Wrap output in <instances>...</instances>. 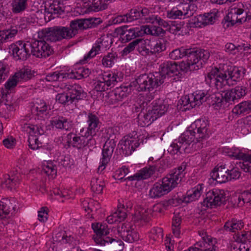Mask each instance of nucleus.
I'll list each match as a JSON object with an SVG mask.
<instances>
[{
	"mask_svg": "<svg viewBox=\"0 0 251 251\" xmlns=\"http://www.w3.org/2000/svg\"><path fill=\"white\" fill-rule=\"evenodd\" d=\"M245 69L227 64H220L215 67L205 77L207 83H213L217 89L223 88L226 84L230 85V81L236 82L245 74Z\"/></svg>",
	"mask_w": 251,
	"mask_h": 251,
	"instance_id": "nucleus-1",
	"label": "nucleus"
},
{
	"mask_svg": "<svg viewBox=\"0 0 251 251\" xmlns=\"http://www.w3.org/2000/svg\"><path fill=\"white\" fill-rule=\"evenodd\" d=\"M186 61H182L180 64V69L184 72L198 70L202 67L210 56L208 50L196 48H186Z\"/></svg>",
	"mask_w": 251,
	"mask_h": 251,
	"instance_id": "nucleus-2",
	"label": "nucleus"
},
{
	"mask_svg": "<svg viewBox=\"0 0 251 251\" xmlns=\"http://www.w3.org/2000/svg\"><path fill=\"white\" fill-rule=\"evenodd\" d=\"M184 132H188V139L192 144V147L195 150L203 147L202 140L209 136V122L205 119L196 120Z\"/></svg>",
	"mask_w": 251,
	"mask_h": 251,
	"instance_id": "nucleus-3",
	"label": "nucleus"
},
{
	"mask_svg": "<svg viewBox=\"0 0 251 251\" xmlns=\"http://www.w3.org/2000/svg\"><path fill=\"white\" fill-rule=\"evenodd\" d=\"M164 82L159 73L144 74L140 75L135 80L130 83L129 87L138 92L151 91Z\"/></svg>",
	"mask_w": 251,
	"mask_h": 251,
	"instance_id": "nucleus-4",
	"label": "nucleus"
},
{
	"mask_svg": "<svg viewBox=\"0 0 251 251\" xmlns=\"http://www.w3.org/2000/svg\"><path fill=\"white\" fill-rule=\"evenodd\" d=\"M105 138H107V140L103 147L102 157L100 159V165L98 168L99 171L101 170V171L105 169L109 162L118 142V139L116 138V135L114 134L112 128H109L107 130Z\"/></svg>",
	"mask_w": 251,
	"mask_h": 251,
	"instance_id": "nucleus-5",
	"label": "nucleus"
},
{
	"mask_svg": "<svg viewBox=\"0 0 251 251\" xmlns=\"http://www.w3.org/2000/svg\"><path fill=\"white\" fill-rule=\"evenodd\" d=\"M67 93L58 94L55 100L59 103L64 105H69L75 100H82L86 98V94L84 93L81 87L77 84L70 85L68 88Z\"/></svg>",
	"mask_w": 251,
	"mask_h": 251,
	"instance_id": "nucleus-6",
	"label": "nucleus"
},
{
	"mask_svg": "<svg viewBox=\"0 0 251 251\" xmlns=\"http://www.w3.org/2000/svg\"><path fill=\"white\" fill-rule=\"evenodd\" d=\"M66 144L65 147L68 149L70 147L80 150L86 146L92 147L96 144L95 139L88 134L85 133L84 135L78 136V135L71 132L66 136Z\"/></svg>",
	"mask_w": 251,
	"mask_h": 251,
	"instance_id": "nucleus-7",
	"label": "nucleus"
},
{
	"mask_svg": "<svg viewBox=\"0 0 251 251\" xmlns=\"http://www.w3.org/2000/svg\"><path fill=\"white\" fill-rule=\"evenodd\" d=\"M39 39L29 42L30 52L36 57L46 58L52 54L53 49L46 40Z\"/></svg>",
	"mask_w": 251,
	"mask_h": 251,
	"instance_id": "nucleus-8",
	"label": "nucleus"
},
{
	"mask_svg": "<svg viewBox=\"0 0 251 251\" xmlns=\"http://www.w3.org/2000/svg\"><path fill=\"white\" fill-rule=\"evenodd\" d=\"M186 166V163L183 162L180 166L172 170L166 176L163 178L164 182L169 185L171 190L176 187L184 177Z\"/></svg>",
	"mask_w": 251,
	"mask_h": 251,
	"instance_id": "nucleus-9",
	"label": "nucleus"
},
{
	"mask_svg": "<svg viewBox=\"0 0 251 251\" xmlns=\"http://www.w3.org/2000/svg\"><path fill=\"white\" fill-rule=\"evenodd\" d=\"M9 52L16 59L25 60L31 55L29 42L18 41L11 44L9 47Z\"/></svg>",
	"mask_w": 251,
	"mask_h": 251,
	"instance_id": "nucleus-10",
	"label": "nucleus"
},
{
	"mask_svg": "<svg viewBox=\"0 0 251 251\" xmlns=\"http://www.w3.org/2000/svg\"><path fill=\"white\" fill-rule=\"evenodd\" d=\"M117 230L121 238L127 242L133 243L139 239L138 233L129 223L121 224L118 226Z\"/></svg>",
	"mask_w": 251,
	"mask_h": 251,
	"instance_id": "nucleus-11",
	"label": "nucleus"
},
{
	"mask_svg": "<svg viewBox=\"0 0 251 251\" xmlns=\"http://www.w3.org/2000/svg\"><path fill=\"white\" fill-rule=\"evenodd\" d=\"M92 228L95 235L93 239L97 244L105 246L107 242V237L106 236L109 233V229L106 223H93Z\"/></svg>",
	"mask_w": 251,
	"mask_h": 251,
	"instance_id": "nucleus-12",
	"label": "nucleus"
},
{
	"mask_svg": "<svg viewBox=\"0 0 251 251\" xmlns=\"http://www.w3.org/2000/svg\"><path fill=\"white\" fill-rule=\"evenodd\" d=\"M188 132H184L180 137L178 141L175 143H173L168 148V152L172 154H175L178 152L182 153L184 152H189L188 148L192 144L188 139Z\"/></svg>",
	"mask_w": 251,
	"mask_h": 251,
	"instance_id": "nucleus-13",
	"label": "nucleus"
},
{
	"mask_svg": "<svg viewBox=\"0 0 251 251\" xmlns=\"http://www.w3.org/2000/svg\"><path fill=\"white\" fill-rule=\"evenodd\" d=\"M143 137L136 139L132 137H124L120 141L118 146L121 150V153L125 156L130 155L136 148L138 147L141 143L143 142Z\"/></svg>",
	"mask_w": 251,
	"mask_h": 251,
	"instance_id": "nucleus-14",
	"label": "nucleus"
},
{
	"mask_svg": "<svg viewBox=\"0 0 251 251\" xmlns=\"http://www.w3.org/2000/svg\"><path fill=\"white\" fill-rule=\"evenodd\" d=\"M225 197L219 190L209 191L206 194L202 204L207 208H213L220 205L225 201Z\"/></svg>",
	"mask_w": 251,
	"mask_h": 251,
	"instance_id": "nucleus-15",
	"label": "nucleus"
},
{
	"mask_svg": "<svg viewBox=\"0 0 251 251\" xmlns=\"http://www.w3.org/2000/svg\"><path fill=\"white\" fill-rule=\"evenodd\" d=\"M247 91L246 87L243 86H237L234 88L228 89L224 92L223 98L226 102L232 104L244 97L247 94Z\"/></svg>",
	"mask_w": 251,
	"mask_h": 251,
	"instance_id": "nucleus-16",
	"label": "nucleus"
},
{
	"mask_svg": "<svg viewBox=\"0 0 251 251\" xmlns=\"http://www.w3.org/2000/svg\"><path fill=\"white\" fill-rule=\"evenodd\" d=\"M228 156L236 159H242L243 162H240L239 166L245 172L251 174V155H247L242 152L238 149H234L228 152Z\"/></svg>",
	"mask_w": 251,
	"mask_h": 251,
	"instance_id": "nucleus-17",
	"label": "nucleus"
},
{
	"mask_svg": "<svg viewBox=\"0 0 251 251\" xmlns=\"http://www.w3.org/2000/svg\"><path fill=\"white\" fill-rule=\"evenodd\" d=\"M131 89L129 86H121L119 87H116L114 90L108 93L107 102L109 104H115L127 97Z\"/></svg>",
	"mask_w": 251,
	"mask_h": 251,
	"instance_id": "nucleus-18",
	"label": "nucleus"
},
{
	"mask_svg": "<svg viewBox=\"0 0 251 251\" xmlns=\"http://www.w3.org/2000/svg\"><path fill=\"white\" fill-rule=\"evenodd\" d=\"M178 67L177 64L174 62L167 61L160 65V70L159 75L161 78L164 79L166 75L170 77L174 76V75L177 76L180 74L178 71Z\"/></svg>",
	"mask_w": 251,
	"mask_h": 251,
	"instance_id": "nucleus-19",
	"label": "nucleus"
},
{
	"mask_svg": "<svg viewBox=\"0 0 251 251\" xmlns=\"http://www.w3.org/2000/svg\"><path fill=\"white\" fill-rule=\"evenodd\" d=\"M111 43L112 42L108 37H101L99 39V41L92 47L87 56L85 57V58H91L95 56L99 53L101 49L106 50V49L109 48Z\"/></svg>",
	"mask_w": 251,
	"mask_h": 251,
	"instance_id": "nucleus-20",
	"label": "nucleus"
},
{
	"mask_svg": "<svg viewBox=\"0 0 251 251\" xmlns=\"http://www.w3.org/2000/svg\"><path fill=\"white\" fill-rule=\"evenodd\" d=\"M171 191L169 185L162 179L161 182H156L153 184L150 190L149 196L152 199L158 198L168 194Z\"/></svg>",
	"mask_w": 251,
	"mask_h": 251,
	"instance_id": "nucleus-21",
	"label": "nucleus"
},
{
	"mask_svg": "<svg viewBox=\"0 0 251 251\" xmlns=\"http://www.w3.org/2000/svg\"><path fill=\"white\" fill-rule=\"evenodd\" d=\"M151 104L152 106L148 109L155 120L162 116L167 111L168 105L165 103L163 100L157 99L153 101Z\"/></svg>",
	"mask_w": 251,
	"mask_h": 251,
	"instance_id": "nucleus-22",
	"label": "nucleus"
},
{
	"mask_svg": "<svg viewBox=\"0 0 251 251\" xmlns=\"http://www.w3.org/2000/svg\"><path fill=\"white\" fill-rule=\"evenodd\" d=\"M89 21L85 19H76L71 21L69 28L72 37L77 34L79 31L89 28L90 23Z\"/></svg>",
	"mask_w": 251,
	"mask_h": 251,
	"instance_id": "nucleus-23",
	"label": "nucleus"
},
{
	"mask_svg": "<svg viewBox=\"0 0 251 251\" xmlns=\"http://www.w3.org/2000/svg\"><path fill=\"white\" fill-rule=\"evenodd\" d=\"M141 19L146 20L147 23L154 24L167 27L168 25L167 22L162 19L160 17L155 15H150V11L148 8L144 7L141 9H138Z\"/></svg>",
	"mask_w": 251,
	"mask_h": 251,
	"instance_id": "nucleus-24",
	"label": "nucleus"
},
{
	"mask_svg": "<svg viewBox=\"0 0 251 251\" xmlns=\"http://www.w3.org/2000/svg\"><path fill=\"white\" fill-rule=\"evenodd\" d=\"M217 18L215 12L205 13L203 15H200L197 18L195 17L194 19V25L196 27L205 26L214 23Z\"/></svg>",
	"mask_w": 251,
	"mask_h": 251,
	"instance_id": "nucleus-25",
	"label": "nucleus"
},
{
	"mask_svg": "<svg viewBox=\"0 0 251 251\" xmlns=\"http://www.w3.org/2000/svg\"><path fill=\"white\" fill-rule=\"evenodd\" d=\"M88 127L86 134L93 137L98 131L100 125L98 117L92 113H89L87 117Z\"/></svg>",
	"mask_w": 251,
	"mask_h": 251,
	"instance_id": "nucleus-26",
	"label": "nucleus"
},
{
	"mask_svg": "<svg viewBox=\"0 0 251 251\" xmlns=\"http://www.w3.org/2000/svg\"><path fill=\"white\" fill-rule=\"evenodd\" d=\"M228 169H226L225 165H218L211 173V176L213 180L219 183H225L228 181Z\"/></svg>",
	"mask_w": 251,
	"mask_h": 251,
	"instance_id": "nucleus-27",
	"label": "nucleus"
},
{
	"mask_svg": "<svg viewBox=\"0 0 251 251\" xmlns=\"http://www.w3.org/2000/svg\"><path fill=\"white\" fill-rule=\"evenodd\" d=\"M15 200L3 199L0 201V219L6 218L7 216L11 213V215L16 211V205L14 204Z\"/></svg>",
	"mask_w": 251,
	"mask_h": 251,
	"instance_id": "nucleus-28",
	"label": "nucleus"
},
{
	"mask_svg": "<svg viewBox=\"0 0 251 251\" xmlns=\"http://www.w3.org/2000/svg\"><path fill=\"white\" fill-rule=\"evenodd\" d=\"M156 169V168L155 166L146 167L141 169L133 176L126 178L125 180L128 179L130 181H133L147 179L154 174Z\"/></svg>",
	"mask_w": 251,
	"mask_h": 251,
	"instance_id": "nucleus-29",
	"label": "nucleus"
},
{
	"mask_svg": "<svg viewBox=\"0 0 251 251\" xmlns=\"http://www.w3.org/2000/svg\"><path fill=\"white\" fill-rule=\"evenodd\" d=\"M39 39L46 40L47 41H59L56 26L46 28L38 32Z\"/></svg>",
	"mask_w": 251,
	"mask_h": 251,
	"instance_id": "nucleus-30",
	"label": "nucleus"
},
{
	"mask_svg": "<svg viewBox=\"0 0 251 251\" xmlns=\"http://www.w3.org/2000/svg\"><path fill=\"white\" fill-rule=\"evenodd\" d=\"M51 124L56 128L70 130L73 127V121L63 116H58L52 121Z\"/></svg>",
	"mask_w": 251,
	"mask_h": 251,
	"instance_id": "nucleus-31",
	"label": "nucleus"
},
{
	"mask_svg": "<svg viewBox=\"0 0 251 251\" xmlns=\"http://www.w3.org/2000/svg\"><path fill=\"white\" fill-rule=\"evenodd\" d=\"M191 99V108L195 107L196 105H200L203 102H205L209 98L210 95L207 92L200 91L190 95Z\"/></svg>",
	"mask_w": 251,
	"mask_h": 251,
	"instance_id": "nucleus-32",
	"label": "nucleus"
},
{
	"mask_svg": "<svg viewBox=\"0 0 251 251\" xmlns=\"http://www.w3.org/2000/svg\"><path fill=\"white\" fill-rule=\"evenodd\" d=\"M119 34L123 36V39H125L128 42L131 40L139 37L138 28H130L127 26H122L120 29Z\"/></svg>",
	"mask_w": 251,
	"mask_h": 251,
	"instance_id": "nucleus-33",
	"label": "nucleus"
},
{
	"mask_svg": "<svg viewBox=\"0 0 251 251\" xmlns=\"http://www.w3.org/2000/svg\"><path fill=\"white\" fill-rule=\"evenodd\" d=\"M85 3L88 2L86 6L89 11H99L107 8V3L103 0H84Z\"/></svg>",
	"mask_w": 251,
	"mask_h": 251,
	"instance_id": "nucleus-34",
	"label": "nucleus"
},
{
	"mask_svg": "<svg viewBox=\"0 0 251 251\" xmlns=\"http://www.w3.org/2000/svg\"><path fill=\"white\" fill-rule=\"evenodd\" d=\"M28 142L29 147L31 149L33 150L41 149V153L42 155H45L48 152V150L47 148H42V143L39 141L36 135L32 134L29 135Z\"/></svg>",
	"mask_w": 251,
	"mask_h": 251,
	"instance_id": "nucleus-35",
	"label": "nucleus"
},
{
	"mask_svg": "<svg viewBox=\"0 0 251 251\" xmlns=\"http://www.w3.org/2000/svg\"><path fill=\"white\" fill-rule=\"evenodd\" d=\"M236 115H245L251 112V100L244 101L236 105L232 109Z\"/></svg>",
	"mask_w": 251,
	"mask_h": 251,
	"instance_id": "nucleus-36",
	"label": "nucleus"
},
{
	"mask_svg": "<svg viewBox=\"0 0 251 251\" xmlns=\"http://www.w3.org/2000/svg\"><path fill=\"white\" fill-rule=\"evenodd\" d=\"M102 79L104 81L107 87H113L118 82L121 81V79L118 75L113 73H104Z\"/></svg>",
	"mask_w": 251,
	"mask_h": 251,
	"instance_id": "nucleus-37",
	"label": "nucleus"
},
{
	"mask_svg": "<svg viewBox=\"0 0 251 251\" xmlns=\"http://www.w3.org/2000/svg\"><path fill=\"white\" fill-rule=\"evenodd\" d=\"M155 120L148 109L146 113L141 112L138 116V122L142 126H146L150 125Z\"/></svg>",
	"mask_w": 251,
	"mask_h": 251,
	"instance_id": "nucleus-38",
	"label": "nucleus"
},
{
	"mask_svg": "<svg viewBox=\"0 0 251 251\" xmlns=\"http://www.w3.org/2000/svg\"><path fill=\"white\" fill-rule=\"evenodd\" d=\"M201 186L198 185L187 192V196L185 198L184 201L187 202H189L195 201L201 196Z\"/></svg>",
	"mask_w": 251,
	"mask_h": 251,
	"instance_id": "nucleus-39",
	"label": "nucleus"
},
{
	"mask_svg": "<svg viewBox=\"0 0 251 251\" xmlns=\"http://www.w3.org/2000/svg\"><path fill=\"white\" fill-rule=\"evenodd\" d=\"M151 42L148 39H138L137 50L140 54L143 56L149 55V50L150 46H151Z\"/></svg>",
	"mask_w": 251,
	"mask_h": 251,
	"instance_id": "nucleus-40",
	"label": "nucleus"
},
{
	"mask_svg": "<svg viewBox=\"0 0 251 251\" xmlns=\"http://www.w3.org/2000/svg\"><path fill=\"white\" fill-rule=\"evenodd\" d=\"M27 6V0H13L11 3L12 11L14 14L23 12Z\"/></svg>",
	"mask_w": 251,
	"mask_h": 251,
	"instance_id": "nucleus-41",
	"label": "nucleus"
},
{
	"mask_svg": "<svg viewBox=\"0 0 251 251\" xmlns=\"http://www.w3.org/2000/svg\"><path fill=\"white\" fill-rule=\"evenodd\" d=\"M92 190L97 194L102 192L105 183L103 179L99 177H94L91 181Z\"/></svg>",
	"mask_w": 251,
	"mask_h": 251,
	"instance_id": "nucleus-42",
	"label": "nucleus"
},
{
	"mask_svg": "<svg viewBox=\"0 0 251 251\" xmlns=\"http://www.w3.org/2000/svg\"><path fill=\"white\" fill-rule=\"evenodd\" d=\"M56 162L58 163V167L61 169L63 168H70L74 164L73 160L69 155H60L56 159Z\"/></svg>",
	"mask_w": 251,
	"mask_h": 251,
	"instance_id": "nucleus-43",
	"label": "nucleus"
},
{
	"mask_svg": "<svg viewBox=\"0 0 251 251\" xmlns=\"http://www.w3.org/2000/svg\"><path fill=\"white\" fill-rule=\"evenodd\" d=\"M240 12L242 13L240 8H232L226 16V21L230 23L232 25L238 23V13Z\"/></svg>",
	"mask_w": 251,
	"mask_h": 251,
	"instance_id": "nucleus-44",
	"label": "nucleus"
},
{
	"mask_svg": "<svg viewBox=\"0 0 251 251\" xmlns=\"http://www.w3.org/2000/svg\"><path fill=\"white\" fill-rule=\"evenodd\" d=\"M33 76L31 70L27 68H23L15 74V77H17L19 81H27L31 79Z\"/></svg>",
	"mask_w": 251,
	"mask_h": 251,
	"instance_id": "nucleus-45",
	"label": "nucleus"
},
{
	"mask_svg": "<svg viewBox=\"0 0 251 251\" xmlns=\"http://www.w3.org/2000/svg\"><path fill=\"white\" fill-rule=\"evenodd\" d=\"M181 5L184 16L185 18L192 16L198 9L197 5L194 3Z\"/></svg>",
	"mask_w": 251,
	"mask_h": 251,
	"instance_id": "nucleus-46",
	"label": "nucleus"
},
{
	"mask_svg": "<svg viewBox=\"0 0 251 251\" xmlns=\"http://www.w3.org/2000/svg\"><path fill=\"white\" fill-rule=\"evenodd\" d=\"M106 243L109 244V248L113 251H121L124 248V243L120 240H116L113 238L107 237Z\"/></svg>",
	"mask_w": 251,
	"mask_h": 251,
	"instance_id": "nucleus-47",
	"label": "nucleus"
},
{
	"mask_svg": "<svg viewBox=\"0 0 251 251\" xmlns=\"http://www.w3.org/2000/svg\"><path fill=\"white\" fill-rule=\"evenodd\" d=\"M195 246L199 248L203 247L204 249L210 248V250H213L215 251V249L212 242V239L208 236H204L202 237V241L197 242L195 244Z\"/></svg>",
	"mask_w": 251,
	"mask_h": 251,
	"instance_id": "nucleus-48",
	"label": "nucleus"
},
{
	"mask_svg": "<svg viewBox=\"0 0 251 251\" xmlns=\"http://www.w3.org/2000/svg\"><path fill=\"white\" fill-rule=\"evenodd\" d=\"M238 206H242L245 203L251 202V186L249 190L244 191L238 198Z\"/></svg>",
	"mask_w": 251,
	"mask_h": 251,
	"instance_id": "nucleus-49",
	"label": "nucleus"
},
{
	"mask_svg": "<svg viewBox=\"0 0 251 251\" xmlns=\"http://www.w3.org/2000/svg\"><path fill=\"white\" fill-rule=\"evenodd\" d=\"M37 114H42L50 109V106L43 100H38L34 105Z\"/></svg>",
	"mask_w": 251,
	"mask_h": 251,
	"instance_id": "nucleus-50",
	"label": "nucleus"
},
{
	"mask_svg": "<svg viewBox=\"0 0 251 251\" xmlns=\"http://www.w3.org/2000/svg\"><path fill=\"white\" fill-rule=\"evenodd\" d=\"M56 27L59 41H61L64 39H70L72 38L70 33L69 27L61 26H56Z\"/></svg>",
	"mask_w": 251,
	"mask_h": 251,
	"instance_id": "nucleus-51",
	"label": "nucleus"
},
{
	"mask_svg": "<svg viewBox=\"0 0 251 251\" xmlns=\"http://www.w3.org/2000/svg\"><path fill=\"white\" fill-rule=\"evenodd\" d=\"M16 32V31L12 30L9 31L8 29L0 31V46L3 43L6 42L13 38V35Z\"/></svg>",
	"mask_w": 251,
	"mask_h": 251,
	"instance_id": "nucleus-52",
	"label": "nucleus"
},
{
	"mask_svg": "<svg viewBox=\"0 0 251 251\" xmlns=\"http://www.w3.org/2000/svg\"><path fill=\"white\" fill-rule=\"evenodd\" d=\"M186 48L181 47L173 50L169 54V57L173 60H178L186 56Z\"/></svg>",
	"mask_w": 251,
	"mask_h": 251,
	"instance_id": "nucleus-53",
	"label": "nucleus"
},
{
	"mask_svg": "<svg viewBox=\"0 0 251 251\" xmlns=\"http://www.w3.org/2000/svg\"><path fill=\"white\" fill-rule=\"evenodd\" d=\"M18 182L19 179L17 177L11 178L9 175H6L5 176V180L2 181L1 185L3 187L11 189L15 187Z\"/></svg>",
	"mask_w": 251,
	"mask_h": 251,
	"instance_id": "nucleus-54",
	"label": "nucleus"
},
{
	"mask_svg": "<svg viewBox=\"0 0 251 251\" xmlns=\"http://www.w3.org/2000/svg\"><path fill=\"white\" fill-rule=\"evenodd\" d=\"M117 58V55L115 53H109L104 56L102 60V65L106 67H110L114 64L115 60Z\"/></svg>",
	"mask_w": 251,
	"mask_h": 251,
	"instance_id": "nucleus-55",
	"label": "nucleus"
},
{
	"mask_svg": "<svg viewBox=\"0 0 251 251\" xmlns=\"http://www.w3.org/2000/svg\"><path fill=\"white\" fill-rule=\"evenodd\" d=\"M65 75V73L56 71L47 75L46 79L47 81L50 82L58 80L62 81L63 78H66L65 75Z\"/></svg>",
	"mask_w": 251,
	"mask_h": 251,
	"instance_id": "nucleus-56",
	"label": "nucleus"
},
{
	"mask_svg": "<svg viewBox=\"0 0 251 251\" xmlns=\"http://www.w3.org/2000/svg\"><path fill=\"white\" fill-rule=\"evenodd\" d=\"M57 167L53 165L52 162H47V165L45 166L42 171L48 176L56 175Z\"/></svg>",
	"mask_w": 251,
	"mask_h": 251,
	"instance_id": "nucleus-57",
	"label": "nucleus"
},
{
	"mask_svg": "<svg viewBox=\"0 0 251 251\" xmlns=\"http://www.w3.org/2000/svg\"><path fill=\"white\" fill-rule=\"evenodd\" d=\"M168 17L173 19H181L184 16L182 7L178 9L177 8H173L170 11L168 12Z\"/></svg>",
	"mask_w": 251,
	"mask_h": 251,
	"instance_id": "nucleus-58",
	"label": "nucleus"
},
{
	"mask_svg": "<svg viewBox=\"0 0 251 251\" xmlns=\"http://www.w3.org/2000/svg\"><path fill=\"white\" fill-rule=\"evenodd\" d=\"M81 70H80V68H78L77 70L72 71L71 72H68L67 73H65V77L66 78H71V79H80L82 78L81 76Z\"/></svg>",
	"mask_w": 251,
	"mask_h": 251,
	"instance_id": "nucleus-59",
	"label": "nucleus"
},
{
	"mask_svg": "<svg viewBox=\"0 0 251 251\" xmlns=\"http://www.w3.org/2000/svg\"><path fill=\"white\" fill-rule=\"evenodd\" d=\"M136 47L137 49L138 48V39L129 43L127 46L124 48L122 51V55H126L127 54L132 51Z\"/></svg>",
	"mask_w": 251,
	"mask_h": 251,
	"instance_id": "nucleus-60",
	"label": "nucleus"
},
{
	"mask_svg": "<svg viewBox=\"0 0 251 251\" xmlns=\"http://www.w3.org/2000/svg\"><path fill=\"white\" fill-rule=\"evenodd\" d=\"M58 3L57 5L55 3L50 4L48 9H46L47 12L52 14H61L64 12L62 7L58 5Z\"/></svg>",
	"mask_w": 251,
	"mask_h": 251,
	"instance_id": "nucleus-61",
	"label": "nucleus"
},
{
	"mask_svg": "<svg viewBox=\"0 0 251 251\" xmlns=\"http://www.w3.org/2000/svg\"><path fill=\"white\" fill-rule=\"evenodd\" d=\"M127 15L129 22L141 18L138 9L134 8L130 9L129 12L127 13Z\"/></svg>",
	"mask_w": 251,
	"mask_h": 251,
	"instance_id": "nucleus-62",
	"label": "nucleus"
},
{
	"mask_svg": "<svg viewBox=\"0 0 251 251\" xmlns=\"http://www.w3.org/2000/svg\"><path fill=\"white\" fill-rule=\"evenodd\" d=\"M19 79L17 77H15V75L10 77L5 84V87L8 90H10L14 88L19 82Z\"/></svg>",
	"mask_w": 251,
	"mask_h": 251,
	"instance_id": "nucleus-63",
	"label": "nucleus"
},
{
	"mask_svg": "<svg viewBox=\"0 0 251 251\" xmlns=\"http://www.w3.org/2000/svg\"><path fill=\"white\" fill-rule=\"evenodd\" d=\"M48 208L47 207H43L38 211V219L42 222H46L48 219Z\"/></svg>",
	"mask_w": 251,
	"mask_h": 251,
	"instance_id": "nucleus-64",
	"label": "nucleus"
}]
</instances>
